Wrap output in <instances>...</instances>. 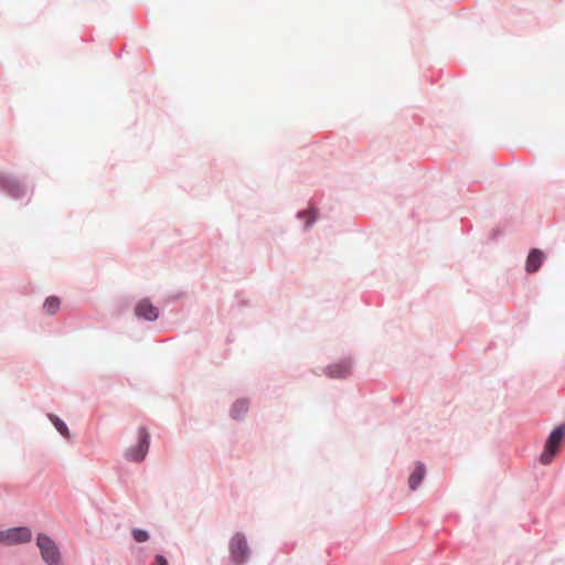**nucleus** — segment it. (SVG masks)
Returning a JSON list of instances; mask_svg holds the SVG:
<instances>
[{"label":"nucleus","instance_id":"nucleus-1","mask_svg":"<svg viewBox=\"0 0 565 565\" xmlns=\"http://www.w3.org/2000/svg\"><path fill=\"white\" fill-rule=\"evenodd\" d=\"M36 546L40 550L42 559L47 565H61L62 555L56 543L49 535L40 533L36 536Z\"/></svg>","mask_w":565,"mask_h":565},{"label":"nucleus","instance_id":"nucleus-2","mask_svg":"<svg viewBox=\"0 0 565 565\" xmlns=\"http://www.w3.org/2000/svg\"><path fill=\"white\" fill-rule=\"evenodd\" d=\"M565 436V425H561L556 427L550 435L548 439L546 440L544 451L541 455V462L543 465H548L553 457L557 454L563 439Z\"/></svg>","mask_w":565,"mask_h":565},{"label":"nucleus","instance_id":"nucleus-3","mask_svg":"<svg viewBox=\"0 0 565 565\" xmlns=\"http://www.w3.org/2000/svg\"><path fill=\"white\" fill-rule=\"evenodd\" d=\"M32 539V532L26 526L12 527L0 531V544L3 545H17L30 542Z\"/></svg>","mask_w":565,"mask_h":565},{"label":"nucleus","instance_id":"nucleus-4","mask_svg":"<svg viewBox=\"0 0 565 565\" xmlns=\"http://www.w3.org/2000/svg\"><path fill=\"white\" fill-rule=\"evenodd\" d=\"M230 553L233 563L236 565H241L247 559L249 548L246 537L242 533H236L231 539Z\"/></svg>","mask_w":565,"mask_h":565},{"label":"nucleus","instance_id":"nucleus-5","mask_svg":"<svg viewBox=\"0 0 565 565\" xmlns=\"http://www.w3.org/2000/svg\"><path fill=\"white\" fill-rule=\"evenodd\" d=\"M139 440L137 446L129 448L126 451V458L131 461H142L148 452L150 436L145 427L138 430Z\"/></svg>","mask_w":565,"mask_h":565},{"label":"nucleus","instance_id":"nucleus-6","mask_svg":"<svg viewBox=\"0 0 565 565\" xmlns=\"http://www.w3.org/2000/svg\"><path fill=\"white\" fill-rule=\"evenodd\" d=\"M135 312L139 318L153 321L158 318V309L152 306L148 299H142L135 308Z\"/></svg>","mask_w":565,"mask_h":565},{"label":"nucleus","instance_id":"nucleus-7","mask_svg":"<svg viewBox=\"0 0 565 565\" xmlns=\"http://www.w3.org/2000/svg\"><path fill=\"white\" fill-rule=\"evenodd\" d=\"M543 259H544V254L542 250L536 249V248L532 249L526 259V265H525L526 271L527 273L537 271V269L542 265Z\"/></svg>","mask_w":565,"mask_h":565},{"label":"nucleus","instance_id":"nucleus-8","mask_svg":"<svg viewBox=\"0 0 565 565\" xmlns=\"http://www.w3.org/2000/svg\"><path fill=\"white\" fill-rule=\"evenodd\" d=\"M327 375L330 377H345L350 373V364L347 362H341L337 364H332L327 369Z\"/></svg>","mask_w":565,"mask_h":565},{"label":"nucleus","instance_id":"nucleus-9","mask_svg":"<svg viewBox=\"0 0 565 565\" xmlns=\"http://www.w3.org/2000/svg\"><path fill=\"white\" fill-rule=\"evenodd\" d=\"M425 476V467L423 463H417L414 471L408 478L409 488L416 490Z\"/></svg>","mask_w":565,"mask_h":565},{"label":"nucleus","instance_id":"nucleus-10","mask_svg":"<svg viewBox=\"0 0 565 565\" xmlns=\"http://www.w3.org/2000/svg\"><path fill=\"white\" fill-rule=\"evenodd\" d=\"M49 418L62 436H64V437L70 436V430H68L66 424L62 419H60L56 415H53V414H50Z\"/></svg>","mask_w":565,"mask_h":565},{"label":"nucleus","instance_id":"nucleus-11","mask_svg":"<svg viewBox=\"0 0 565 565\" xmlns=\"http://www.w3.org/2000/svg\"><path fill=\"white\" fill-rule=\"evenodd\" d=\"M61 301L57 297H49L44 302V310L49 315H54L60 308Z\"/></svg>","mask_w":565,"mask_h":565},{"label":"nucleus","instance_id":"nucleus-12","mask_svg":"<svg viewBox=\"0 0 565 565\" xmlns=\"http://www.w3.org/2000/svg\"><path fill=\"white\" fill-rule=\"evenodd\" d=\"M247 412V404L243 401H238L234 404L232 408V414L234 418H238L242 414Z\"/></svg>","mask_w":565,"mask_h":565},{"label":"nucleus","instance_id":"nucleus-13","mask_svg":"<svg viewBox=\"0 0 565 565\" xmlns=\"http://www.w3.org/2000/svg\"><path fill=\"white\" fill-rule=\"evenodd\" d=\"M6 186L12 196H19L22 192L21 186L13 180H6Z\"/></svg>","mask_w":565,"mask_h":565},{"label":"nucleus","instance_id":"nucleus-14","mask_svg":"<svg viewBox=\"0 0 565 565\" xmlns=\"http://www.w3.org/2000/svg\"><path fill=\"white\" fill-rule=\"evenodd\" d=\"M132 536H134L135 541L138 543L146 542L149 539V534L146 531L140 530V529H134Z\"/></svg>","mask_w":565,"mask_h":565},{"label":"nucleus","instance_id":"nucleus-15","mask_svg":"<svg viewBox=\"0 0 565 565\" xmlns=\"http://www.w3.org/2000/svg\"><path fill=\"white\" fill-rule=\"evenodd\" d=\"M156 565H168V563L163 556L157 555L156 556Z\"/></svg>","mask_w":565,"mask_h":565}]
</instances>
